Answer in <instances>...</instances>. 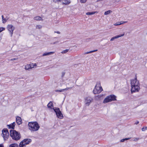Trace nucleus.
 Returning <instances> with one entry per match:
<instances>
[{
  "label": "nucleus",
  "instance_id": "obj_1",
  "mask_svg": "<svg viewBox=\"0 0 147 147\" xmlns=\"http://www.w3.org/2000/svg\"><path fill=\"white\" fill-rule=\"evenodd\" d=\"M131 92L133 93L135 92H138L140 89V84L139 81L137 80L136 76L134 79L131 80Z\"/></svg>",
  "mask_w": 147,
  "mask_h": 147
},
{
  "label": "nucleus",
  "instance_id": "obj_2",
  "mask_svg": "<svg viewBox=\"0 0 147 147\" xmlns=\"http://www.w3.org/2000/svg\"><path fill=\"white\" fill-rule=\"evenodd\" d=\"M28 126L29 129L31 132L37 131L40 128L39 124L36 121L29 122L28 123Z\"/></svg>",
  "mask_w": 147,
  "mask_h": 147
},
{
  "label": "nucleus",
  "instance_id": "obj_3",
  "mask_svg": "<svg viewBox=\"0 0 147 147\" xmlns=\"http://www.w3.org/2000/svg\"><path fill=\"white\" fill-rule=\"evenodd\" d=\"M10 136L13 140L17 141L21 138V136L20 132L13 130H10Z\"/></svg>",
  "mask_w": 147,
  "mask_h": 147
},
{
  "label": "nucleus",
  "instance_id": "obj_4",
  "mask_svg": "<svg viewBox=\"0 0 147 147\" xmlns=\"http://www.w3.org/2000/svg\"><path fill=\"white\" fill-rule=\"evenodd\" d=\"M116 96L113 94L109 95L106 97L103 101V103H105L111 102L112 101L116 100Z\"/></svg>",
  "mask_w": 147,
  "mask_h": 147
},
{
  "label": "nucleus",
  "instance_id": "obj_5",
  "mask_svg": "<svg viewBox=\"0 0 147 147\" xmlns=\"http://www.w3.org/2000/svg\"><path fill=\"white\" fill-rule=\"evenodd\" d=\"M100 83L97 82L95 86V88L93 90V93L95 94H98L102 90L101 87L100 86Z\"/></svg>",
  "mask_w": 147,
  "mask_h": 147
},
{
  "label": "nucleus",
  "instance_id": "obj_6",
  "mask_svg": "<svg viewBox=\"0 0 147 147\" xmlns=\"http://www.w3.org/2000/svg\"><path fill=\"white\" fill-rule=\"evenodd\" d=\"M4 140H7L9 136V133L8 130L6 128H4L2 130L1 134Z\"/></svg>",
  "mask_w": 147,
  "mask_h": 147
},
{
  "label": "nucleus",
  "instance_id": "obj_7",
  "mask_svg": "<svg viewBox=\"0 0 147 147\" xmlns=\"http://www.w3.org/2000/svg\"><path fill=\"white\" fill-rule=\"evenodd\" d=\"M32 141L30 139L26 138L21 141L19 144L20 147H24V146L29 144Z\"/></svg>",
  "mask_w": 147,
  "mask_h": 147
},
{
  "label": "nucleus",
  "instance_id": "obj_8",
  "mask_svg": "<svg viewBox=\"0 0 147 147\" xmlns=\"http://www.w3.org/2000/svg\"><path fill=\"white\" fill-rule=\"evenodd\" d=\"M53 110L56 113L57 117L60 119L63 118L62 114L59 108L55 107L53 108Z\"/></svg>",
  "mask_w": 147,
  "mask_h": 147
},
{
  "label": "nucleus",
  "instance_id": "obj_9",
  "mask_svg": "<svg viewBox=\"0 0 147 147\" xmlns=\"http://www.w3.org/2000/svg\"><path fill=\"white\" fill-rule=\"evenodd\" d=\"M7 29L10 34L11 36L12 37L13 33V31L15 29V27L12 25L9 24L7 26Z\"/></svg>",
  "mask_w": 147,
  "mask_h": 147
},
{
  "label": "nucleus",
  "instance_id": "obj_10",
  "mask_svg": "<svg viewBox=\"0 0 147 147\" xmlns=\"http://www.w3.org/2000/svg\"><path fill=\"white\" fill-rule=\"evenodd\" d=\"M93 100L92 98L89 96L86 97L85 98V103L87 106H89Z\"/></svg>",
  "mask_w": 147,
  "mask_h": 147
},
{
  "label": "nucleus",
  "instance_id": "obj_11",
  "mask_svg": "<svg viewBox=\"0 0 147 147\" xmlns=\"http://www.w3.org/2000/svg\"><path fill=\"white\" fill-rule=\"evenodd\" d=\"M15 125L16 123L15 122H14L9 125H7V126L8 129H14Z\"/></svg>",
  "mask_w": 147,
  "mask_h": 147
},
{
  "label": "nucleus",
  "instance_id": "obj_12",
  "mask_svg": "<svg viewBox=\"0 0 147 147\" xmlns=\"http://www.w3.org/2000/svg\"><path fill=\"white\" fill-rule=\"evenodd\" d=\"M16 121L18 125H20L22 124V120L20 117H18V116H17L16 117Z\"/></svg>",
  "mask_w": 147,
  "mask_h": 147
},
{
  "label": "nucleus",
  "instance_id": "obj_13",
  "mask_svg": "<svg viewBox=\"0 0 147 147\" xmlns=\"http://www.w3.org/2000/svg\"><path fill=\"white\" fill-rule=\"evenodd\" d=\"M34 65H31L30 64H28L25 66V69L26 70H30L32 68L34 67Z\"/></svg>",
  "mask_w": 147,
  "mask_h": 147
},
{
  "label": "nucleus",
  "instance_id": "obj_14",
  "mask_svg": "<svg viewBox=\"0 0 147 147\" xmlns=\"http://www.w3.org/2000/svg\"><path fill=\"white\" fill-rule=\"evenodd\" d=\"M124 35V34H121V35H120L116 36H115L114 37H112L110 41H113V40L115 39L118 38H119L120 37H121V36H123Z\"/></svg>",
  "mask_w": 147,
  "mask_h": 147
},
{
  "label": "nucleus",
  "instance_id": "obj_15",
  "mask_svg": "<svg viewBox=\"0 0 147 147\" xmlns=\"http://www.w3.org/2000/svg\"><path fill=\"white\" fill-rule=\"evenodd\" d=\"M47 107L50 108V109H53L54 108L53 106V104L52 103V102L51 101H50L48 104L47 105Z\"/></svg>",
  "mask_w": 147,
  "mask_h": 147
},
{
  "label": "nucleus",
  "instance_id": "obj_16",
  "mask_svg": "<svg viewBox=\"0 0 147 147\" xmlns=\"http://www.w3.org/2000/svg\"><path fill=\"white\" fill-rule=\"evenodd\" d=\"M54 53V52H51L45 53H44L42 54V55L43 56H44L47 55H51L52 54H53Z\"/></svg>",
  "mask_w": 147,
  "mask_h": 147
},
{
  "label": "nucleus",
  "instance_id": "obj_17",
  "mask_svg": "<svg viewBox=\"0 0 147 147\" xmlns=\"http://www.w3.org/2000/svg\"><path fill=\"white\" fill-rule=\"evenodd\" d=\"M34 19L35 20H42V19L41 17L39 16H36L34 18Z\"/></svg>",
  "mask_w": 147,
  "mask_h": 147
},
{
  "label": "nucleus",
  "instance_id": "obj_18",
  "mask_svg": "<svg viewBox=\"0 0 147 147\" xmlns=\"http://www.w3.org/2000/svg\"><path fill=\"white\" fill-rule=\"evenodd\" d=\"M9 147H18V145L17 144H10L9 146Z\"/></svg>",
  "mask_w": 147,
  "mask_h": 147
},
{
  "label": "nucleus",
  "instance_id": "obj_19",
  "mask_svg": "<svg viewBox=\"0 0 147 147\" xmlns=\"http://www.w3.org/2000/svg\"><path fill=\"white\" fill-rule=\"evenodd\" d=\"M69 88H66L63 89L61 90H57V92H63V91H65V90H68V89H69Z\"/></svg>",
  "mask_w": 147,
  "mask_h": 147
},
{
  "label": "nucleus",
  "instance_id": "obj_20",
  "mask_svg": "<svg viewBox=\"0 0 147 147\" xmlns=\"http://www.w3.org/2000/svg\"><path fill=\"white\" fill-rule=\"evenodd\" d=\"M97 12L94 11L92 12H88L86 13V14L87 15H91L94 14Z\"/></svg>",
  "mask_w": 147,
  "mask_h": 147
},
{
  "label": "nucleus",
  "instance_id": "obj_21",
  "mask_svg": "<svg viewBox=\"0 0 147 147\" xmlns=\"http://www.w3.org/2000/svg\"><path fill=\"white\" fill-rule=\"evenodd\" d=\"M112 12V11L111 10H108L107 11H106L104 13V14L105 15H107L108 14H109L111 13Z\"/></svg>",
  "mask_w": 147,
  "mask_h": 147
},
{
  "label": "nucleus",
  "instance_id": "obj_22",
  "mask_svg": "<svg viewBox=\"0 0 147 147\" xmlns=\"http://www.w3.org/2000/svg\"><path fill=\"white\" fill-rule=\"evenodd\" d=\"M97 51V50H94L93 51H91L89 52H86L84 53V54H88L89 53H90L94 52H95Z\"/></svg>",
  "mask_w": 147,
  "mask_h": 147
},
{
  "label": "nucleus",
  "instance_id": "obj_23",
  "mask_svg": "<svg viewBox=\"0 0 147 147\" xmlns=\"http://www.w3.org/2000/svg\"><path fill=\"white\" fill-rule=\"evenodd\" d=\"M2 18V22L3 23H5L6 21L7 20H6L5 18H4V17L3 15H2L1 16Z\"/></svg>",
  "mask_w": 147,
  "mask_h": 147
},
{
  "label": "nucleus",
  "instance_id": "obj_24",
  "mask_svg": "<svg viewBox=\"0 0 147 147\" xmlns=\"http://www.w3.org/2000/svg\"><path fill=\"white\" fill-rule=\"evenodd\" d=\"M69 51V49H66L65 50L63 51L61 53H65L68 52Z\"/></svg>",
  "mask_w": 147,
  "mask_h": 147
},
{
  "label": "nucleus",
  "instance_id": "obj_25",
  "mask_svg": "<svg viewBox=\"0 0 147 147\" xmlns=\"http://www.w3.org/2000/svg\"><path fill=\"white\" fill-rule=\"evenodd\" d=\"M121 24V22H119L117 23H115L114 24V25L115 26H118L120 25Z\"/></svg>",
  "mask_w": 147,
  "mask_h": 147
},
{
  "label": "nucleus",
  "instance_id": "obj_26",
  "mask_svg": "<svg viewBox=\"0 0 147 147\" xmlns=\"http://www.w3.org/2000/svg\"><path fill=\"white\" fill-rule=\"evenodd\" d=\"M5 28L3 27H1L0 28V33L2 31H4L5 30Z\"/></svg>",
  "mask_w": 147,
  "mask_h": 147
},
{
  "label": "nucleus",
  "instance_id": "obj_27",
  "mask_svg": "<svg viewBox=\"0 0 147 147\" xmlns=\"http://www.w3.org/2000/svg\"><path fill=\"white\" fill-rule=\"evenodd\" d=\"M42 26L40 25H36V27L38 29H40L42 28Z\"/></svg>",
  "mask_w": 147,
  "mask_h": 147
},
{
  "label": "nucleus",
  "instance_id": "obj_28",
  "mask_svg": "<svg viewBox=\"0 0 147 147\" xmlns=\"http://www.w3.org/2000/svg\"><path fill=\"white\" fill-rule=\"evenodd\" d=\"M86 1L87 0H80V2L81 3H85Z\"/></svg>",
  "mask_w": 147,
  "mask_h": 147
},
{
  "label": "nucleus",
  "instance_id": "obj_29",
  "mask_svg": "<svg viewBox=\"0 0 147 147\" xmlns=\"http://www.w3.org/2000/svg\"><path fill=\"white\" fill-rule=\"evenodd\" d=\"M65 73L64 72H62V76H61V77H62V78H63L64 76L65 75Z\"/></svg>",
  "mask_w": 147,
  "mask_h": 147
},
{
  "label": "nucleus",
  "instance_id": "obj_30",
  "mask_svg": "<svg viewBox=\"0 0 147 147\" xmlns=\"http://www.w3.org/2000/svg\"><path fill=\"white\" fill-rule=\"evenodd\" d=\"M17 59V58H13V59H10V61H13V60H16V59Z\"/></svg>",
  "mask_w": 147,
  "mask_h": 147
},
{
  "label": "nucleus",
  "instance_id": "obj_31",
  "mask_svg": "<svg viewBox=\"0 0 147 147\" xmlns=\"http://www.w3.org/2000/svg\"><path fill=\"white\" fill-rule=\"evenodd\" d=\"M146 129H145V128L143 127L142 129V131H145Z\"/></svg>",
  "mask_w": 147,
  "mask_h": 147
},
{
  "label": "nucleus",
  "instance_id": "obj_32",
  "mask_svg": "<svg viewBox=\"0 0 147 147\" xmlns=\"http://www.w3.org/2000/svg\"><path fill=\"white\" fill-rule=\"evenodd\" d=\"M54 32L55 33H57L58 34H60V32H59V31H55Z\"/></svg>",
  "mask_w": 147,
  "mask_h": 147
},
{
  "label": "nucleus",
  "instance_id": "obj_33",
  "mask_svg": "<svg viewBox=\"0 0 147 147\" xmlns=\"http://www.w3.org/2000/svg\"><path fill=\"white\" fill-rule=\"evenodd\" d=\"M125 141V140L124 139H123L121 140L120 141L121 142H124Z\"/></svg>",
  "mask_w": 147,
  "mask_h": 147
},
{
  "label": "nucleus",
  "instance_id": "obj_34",
  "mask_svg": "<svg viewBox=\"0 0 147 147\" xmlns=\"http://www.w3.org/2000/svg\"><path fill=\"white\" fill-rule=\"evenodd\" d=\"M139 139V138H136L134 140L136 141V140H138Z\"/></svg>",
  "mask_w": 147,
  "mask_h": 147
},
{
  "label": "nucleus",
  "instance_id": "obj_35",
  "mask_svg": "<svg viewBox=\"0 0 147 147\" xmlns=\"http://www.w3.org/2000/svg\"><path fill=\"white\" fill-rule=\"evenodd\" d=\"M139 123V121H137L135 123V124L136 125L137 124Z\"/></svg>",
  "mask_w": 147,
  "mask_h": 147
},
{
  "label": "nucleus",
  "instance_id": "obj_36",
  "mask_svg": "<svg viewBox=\"0 0 147 147\" xmlns=\"http://www.w3.org/2000/svg\"><path fill=\"white\" fill-rule=\"evenodd\" d=\"M121 22V24H124L125 22H123V21H122Z\"/></svg>",
  "mask_w": 147,
  "mask_h": 147
},
{
  "label": "nucleus",
  "instance_id": "obj_37",
  "mask_svg": "<svg viewBox=\"0 0 147 147\" xmlns=\"http://www.w3.org/2000/svg\"><path fill=\"white\" fill-rule=\"evenodd\" d=\"M130 138H125L124 139V140H129V139H130Z\"/></svg>",
  "mask_w": 147,
  "mask_h": 147
},
{
  "label": "nucleus",
  "instance_id": "obj_38",
  "mask_svg": "<svg viewBox=\"0 0 147 147\" xmlns=\"http://www.w3.org/2000/svg\"><path fill=\"white\" fill-rule=\"evenodd\" d=\"M0 147H4L2 144H0Z\"/></svg>",
  "mask_w": 147,
  "mask_h": 147
},
{
  "label": "nucleus",
  "instance_id": "obj_39",
  "mask_svg": "<svg viewBox=\"0 0 147 147\" xmlns=\"http://www.w3.org/2000/svg\"><path fill=\"white\" fill-rule=\"evenodd\" d=\"M103 0H97V2H98V1H103Z\"/></svg>",
  "mask_w": 147,
  "mask_h": 147
},
{
  "label": "nucleus",
  "instance_id": "obj_40",
  "mask_svg": "<svg viewBox=\"0 0 147 147\" xmlns=\"http://www.w3.org/2000/svg\"><path fill=\"white\" fill-rule=\"evenodd\" d=\"M59 42V41H56L55 42H56V43H58Z\"/></svg>",
  "mask_w": 147,
  "mask_h": 147
},
{
  "label": "nucleus",
  "instance_id": "obj_41",
  "mask_svg": "<svg viewBox=\"0 0 147 147\" xmlns=\"http://www.w3.org/2000/svg\"><path fill=\"white\" fill-rule=\"evenodd\" d=\"M145 129L146 130L147 129V127H145Z\"/></svg>",
  "mask_w": 147,
  "mask_h": 147
},
{
  "label": "nucleus",
  "instance_id": "obj_42",
  "mask_svg": "<svg viewBox=\"0 0 147 147\" xmlns=\"http://www.w3.org/2000/svg\"><path fill=\"white\" fill-rule=\"evenodd\" d=\"M56 44V42H54L53 43V44L54 45V44Z\"/></svg>",
  "mask_w": 147,
  "mask_h": 147
}]
</instances>
